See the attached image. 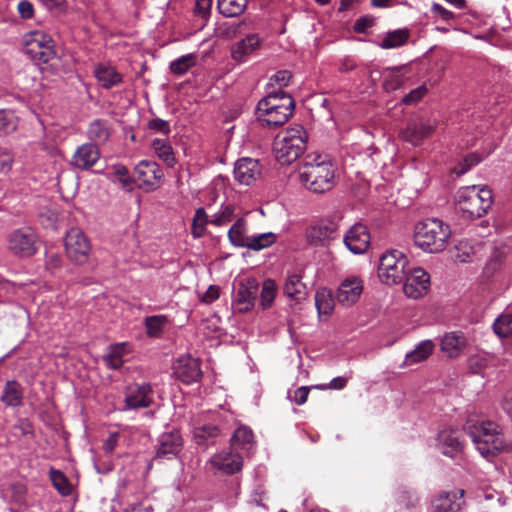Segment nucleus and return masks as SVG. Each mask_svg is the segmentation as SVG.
Masks as SVG:
<instances>
[{
  "label": "nucleus",
  "mask_w": 512,
  "mask_h": 512,
  "mask_svg": "<svg viewBox=\"0 0 512 512\" xmlns=\"http://www.w3.org/2000/svg\"><path fill=\"white\" fill-rule=\"evenodd\" d=\"M409 38L407 29H398L388 32L381 40L379 46L383 49H394L403 46Z\"/></svg>",
  "instance_id": "38"
},
{
  "label": "nucleus",
  "mask_w": 512,
  "mask_h": 512,
  "mask_svg": "<svg viewBox=\"0 0 512 512\" xmlns=\"http://www.w3.org/2000/svg\"><path fill=\"white\" fill-rule=\"evenodd\" d=\"M291 78L290 72L283 70L276 72L271 78L270 81L277 84L280 88L288 85L289 80Z\"/></svg>",
  "instance_id": "61"
},
{
  "label": "nucleus",
  "mask_w": 512,
  "mask_h": 512,
  "mask_svg": "<svg viewBox=\"0 0 512 512\" xmlns=\"http://www.w3.org/2000/svg\"><path fill=\"white\" fill-rule=\"evenodd\" d=\"M157 157L168 167L176 164V157L170 142L167 139L155 138L150 144Z\"/></svg>",
  "instance_id": "33"
},
{
  "label": "nucleus",
  "mask_w": 512,
  "mask_h": 512,
  "mask_svg": "<svg viewBox=\"0 0 512 512\" xmlns=\"http://www.w3.org/2000/svg\"><path fill=\"white\" fill-rule=\"evenodd\" d=\"M247 0H218L219 12L225 17L240 15L246 8Z\"/></svg>",
  "instance_id": "43"
},
{
  "label": "nucleus",
  "mask_w": 512,
  "mask_h": 512,
  "mask_svg": "<svg viewBox=\"0 0 512 512\" xmlns=\"http://www.w3.org/2000/svg\"><path fill=\"white\" fill-rule=\"evenodd\" d=\"M23 52L33 61L46 64L55 57L54 41L50 35L35 30L23 36Z\"/></svg>",
  "instance_id": "7"
},
{
  "label": "nucleus",
  "mask_w": 512,
  "mask_h": 512,
  "mask_svg": "<svg viewBox=\"0 0 512 512\" xmlns=\"http://www.w3.org/2000/svg\"><path fill=\"white\" fill-rule=\"evenodd\" d=\"M120 434L118 432L110 433L103 442V450L106 454H112L118 445Z\"/></svg>",
  "instance_id": "58"
},
{
  "label": "nucleus",
  "mask_w": 512,
  "mask_h": 512,
  "mask_svg": "<svg viewBox=\"0 0 512 512\" xmlns=\"http://www.w3.org/2000/svg\"><path fill=\"white\" fill-rule=\"evenodd\" d=\"M307 139V133L301 125L286 129L273 143L276 160L281 165H289L296 161L306 150Z\"/></svg>",
  "instance_id": "5"
},
{
  "label": "nucleus",
  "mask_w": 512,
  "mask_h": 512,
  "mask_svg": "<svg viewBox=\"0 0 512 512\" xmlns=\"http://www.w3.org/2000/svg\"><path fill=\"white\" fill-rule=\"evenodd\" d=\"M230 243L235 247L245 248L249 236L247 235V223L245 219L239 218L228 231Z\"/></svg>",
  "instance_id": "34"
},
{
  "label": "nucleus",
  "mask_w": 512,
  "mask_h": 512,
  "mask_svg": "<svg viewBox=\"0 0 512 512\" xmlns=\"http://www.w3.org/2000/svg\"><path fill=\"white\" fill-rule=\"evenodd\" d=\"M210 463L215 469L222 473L232 475L241 470L243 460L238 452L224 450L211 457Z\"/></svg>",
  "instance_id": "22"
},
{
  "label": "nucleus",
  "mask_w": 512,
  "mask_h": 512,
  "mask_svg": "<svg viewBox=\"0 0 512 512\" xmlns=\"http://www.w3.org/2000/svg\"><path fill=\"white\" fill-rule=\"evenodd\" d=\"M93 73L100 86L104 89H111L123 81L122 75L111 64H97Z\"/></svg>",
  "instance_id": "27"
},
{
  "label": "nucleus",
  "mask_w": 512,
  "mask_h": 512,
  "mask_svg": "<svg viewBox=\"0 0 512 512\" xmlns=\"http://www.w3.org/2000/svg\"><path fill=\"white\" fill-rule=\"evenodd\" d=\"M19 119L11 109H0V136L13 133L18 127Z\"/></svg>",
  "instance_id": "42"
},
{
  "label": "nucleus",
  "mask_w": 512,
  "mask_h": 512,
  "mask_svg": "<svg viewBox=\"0 0 512 512\" xmlns=\"http://www.w3.org/2000/svg\"><path fill=\"white\" fill-rule=\"evenodd\" d=\"M23 390L17 381H7L1 400L7 406L17 407L22 404Z\"/></svg>",
  "instance_id": "35"
},
{
  "label": "nucleus",
  "mask_w": 512,
  "mask_h": 512,
  "mask_svg": "<svg viewBox=\"0 0 512 512\" xmlns=\"http://www.w3.org/2000/svg\"><path fill=\"white\" fill-rule=\"evenodd\" d=\"M294 110L292 97L283 91L273 92L261 99L257 105V117L269 127L285 124Z\"/></svg>",
  "instance_id": "3"
},
{
  "label": "nucleus",
  "mask_w": 512,
  "mask_h": 512,
  "mask_svg": "<svg viewBox=\"0 0 512 512\" xmlns=\"http://www.w3.org/2000/svg\"><path fill=\"white\" fill-rule=\"evenodd\" d=\"M450 237L449 225L438 218L425 219L415 227V245L428 253H439L445 250Z\"/></svg>",
  "instance_id": "2"
},
{
  "label": "nucleus",
  "mask_w": 512,
  "mask_h": 512,
  "mask_svg": "<svg viewBox=\"0 0 512 512\" xmlns=\"http://www.w3.org/2000/svg\"><path fill=\"white\" fill-rule=\"evenodd\" d=\"M455 258L457 261L465 263L470 261L474 254L473 247L467 241H460L456 247Z\"/></svg>",
  "instance_id": "52"
},
{
  "label": "nucleus",
  "mask_w": 512,
  "mask_h": 512,
  "mask_svg": "<svg viewBox=\"0 0 512 512\" xmlns=\"http://www.w3.org/2000/svg\"><path fill=\"white\" fill-rule=\"evenodd\" d=\"M408 268V260L402 252L388 251L380 258L378 276L381 282L387 285H396L403 281Z\"/></svg>",
  "instance_id": "8"
},
{
  "label": "nucleus",
  "mask_w": 512,
  "mask_h": 512,
  "mask_svg": "<svg viewBox=\"0 0 512 512\" xmlns=\"http://www.w3.org/2000/svg\"><path fill=\"white\" fill-rule=\"evenodd\" d=\"M464 490L442 491L432 500L433 512H457L464 503Z\"/></svg>",
  "instance_id": "21"
},
{
  "label": "nucleus",
  "mask_w": 512,
  "mask_h": 512,
  "mask_svg": "<svg viewBox=\"0 0 512 512\" xmlns=\"http://www.w3.org/2000/svg\"><path fill=\"white\" fill-rule=\"evenodd\" d=\"M62 264V258L57 253H50L47 255L46 267L50 270L59 268Z\"/></svg>",
  "instance_id": "64"
},
{
  "label": "nucleus",
  "mask_w": 512,
  "mask_h": 512,
  "mask_svg": "<svg viewBox=\"0 0 512 512\" xmlns=\"http://www.w3.org/2000/svg\"><path fill=\"white\" fill-rule=\"evenodd\" d=\"M36 236L29 229L13 232L9 238V249L21 256H31L35 253Z\"/></svg>",
  "instance_id": "19"
},
{
  "label": "nucleus",
  "mask_w": 512,
  "mask_h": 512,
  "mask_svg": "<svg viewBox=\"0 0 512 512\" xmlns=\"http://www.w3.org/2000/svg\"><path fill=\"white\" fill-rule=\"evenodd\" d=\"M362 292V280L354 276L348 277L338 287L337 300L343 306H351L358 301Z\"/></svg>",
  "instance_id": "23"
},
{
  "label": "nucleus",
  "mask_w": 512,
  "mask_h": 512,
  "mask_svg": "<svg viewBox=\"0 0 512 512\" xmlns=\"http://www.w3.org/2000/svg\"><path fill=\"white\" fill-rule=\"evenodd\" d=\"M13 155L10 149L6 147H0V172L8 173L12 169Z\"/></svg>",
  "instance_id": "53"
},
{
  "label": "nucleus",
  "mask_w": 512,
  "mask_h": 512,
  "mask_svg": "<svg viewBox=\"0 0 512 512\" xmlns=\"http://www.w3.org/2000/svg\"><path fill=\"white\" fill-rule=\"evenodd\" d=\"M338 235V225L335 222H321L310 227L306 232L308 242L315 246L327 245Z\"/></svg>",
  "instance_id": "20"
},
{
  "label": "nucleus",
  "mask_w": 512,
  "mask_h": 512,
  "mask_svg": "<svg viewBox=\"0 0 512 512\" xmlns=\"http://www.w3.org/2000/svg\"><path fill=\"white\" fill-rule=\"evenodd\" d=\"M100 158V151L96 144L85 143L79 146L71 159V165L80 170L93 167Z\"/></svg>",
  "instance_id": "25"
},
{
  "label": "nucleus",
  "mask_w": 512,
  "mask_h": 512,
  "mask_svg": "<svg viewBox=\"0 0 512 512\" xmlns=\"http://www.w3.org/2000/svg\"><path fill=\"white\" fill-rule=\"evenodd\" d=\"M491 356L485 352L470 355L467 359L468 369L473 374H482L491 363Z\"/></svg>",
  "instance_id": "44"
},
{
  "label": "nucleus",
  "mask_w": 512,
  "mask_h": 512,
  "mask_svg": "<svg viewBox=\"0 0 512 512\" xmlns=\"http://www.w3.org/2000/svg\"><path fill=\"white\" fill-rule=\"evenodd\" d=\"M298 179L310 192L322 194L335 186L336 168L328 156L311 154L300 164Z\"/></svg>",
  "instance_id": "1"
},
{
  "label": "nucleus",
  "mask_w": 512,
  "mask_h": 512,
  "mask_svg": "<svg viewBox=\"0 0 512 512\" xmlns=\"http://www.w3.org/2000/svg\"><path fill=\"white\" fill-rule=\"evenodd\" d=\"M261 46L262 39L258 34H248L231 46V58L238 63H245L261 48Z\"/></svg>",
  "instance_id": "15"
},
{
  "label": "nucleus",
  "mask_w": 512,
  "mask_h": 512,
  "mask_svg": "<svg viewBox=\"0 0 512 512\" xmlns=\"http://www.w3.org/2000/svg\"><path fill=\"white\" fill-rule=\"evenodd\" d=\"M276 241V235L272 232L256 234L249 236L248 242L245 248L254 251H260L267 247H270Z\"/></svg>",
  "instance_id": "47"
},
{
  "label": "nucleus",
  "mask_w": 512,
  "mask_h": 512,
  "mask_svg": "<svg viewBox=\"0 0 512 512\" xmlns=\"http://www.w3.org/2000/svg\"><path fill=\"white\" fill-rule=\"evenodd\" d=\"M253 432L249 427L240 426L231 438V450L250 451L254 446Z\"/></svg>",
  "instance_id": "32"
},
{
  "label": "nucleus",
  "mask_w": 512,
  "mask_h": 512,
  "mask_svg": "<svg viewBox=\"0 0 512 512\" xmlns=\"http://www.w3.org/2000/svg\"><path fill=\"white\" fill-rule=\"evenodd\" d=\"M467 344V337L462 331L445 333L440 339V349L449 358L459 357Z\"/></svg>",
  "instance_id": "26"
},
{
  "label": "nucleus",
  "mask_w": 512,
  "mask_h": 512,
  "mask_svg": "<svg viewBox=\"0 0 512 512\" xmlns=\"http://www.w3.org/2000/svg\"><path fill=\"white\" fill-rule=\"evenodd\" d=\"M89 139L94 141V144L105 143L110 137L109 127L106 121L97 119L91 122L87 131Z\"/></svg>",
  "instance_id": "37"
},
{
  "label": "nucleus",
  "mask_w": 512,
  "mask_h": 512,
  "mask_svg": "<svg viewBox=\"0 0 512 512\" xmlns=\"http://www.w3.org/2000/svg\"><path fill=\"white\" fill-rule=\"evenodd\" d=\"M195 65V56L187 54L170 63V70L176 75L185 74L192 66Z\"/></svg>",
  "instance_id": "49"
},
{
  "label": "nucleus",
  "mask_w": 512,
  "mask_h": 512,
  "mask_svg": "<svg viewBox=\"0 0 512 512\" xmlns=\"http://www.w3.org/2000/svg\"><path fill=\"white\" fill-rule=\"evenodd\" d=\"M173 370L175 376L186 384L197 382L202 376L198 359L191 356L178 358L174 363Z\"/></svg>",
  "instance_id": "18"
},
{
  "label": "nucleus",
  "mask_w": 512,
  "mask_h": 512,
  "mask_svg": "<svg viewBox=\"0 0 512 512\" xmlns=\"http://www.w3.org/2000/svg\"><path fill=\"white\" fill-rule=\"evenodd\" d=\"M17 11L22 19H31L34 16V6L28 0H21L17 5Z\"/></svg>",
  "instance_id": "56"
},
{
  "label": "nucleus",
  "mask_w": 512,
  "mask_h": 512,
  "mask_svg": "<svg viewBox=\"0 0 512 512\" xmlns=\"http://www.w3.org/2000/svg\"><path fill=\"white\" fill-rule=\"evenodd\" d=\"M115 175L118 180L123 184V186H128L131 184V179L129 177L128 169L123 165H117L114 167Z\"/></svg>",
  "instance_id": "62"
},
{
  "label": "nucleus",
  "mask_w": 512,
  "mask_h": 512,
  "mask_svg": "<svg viewBox=\"0 0 512 512\" xmlns=\"http://www.w3.org/2000/svg\"><path fill=\"white\" fill-rule=\"evenodd\" d=\"M235 207L232 204H222L220 209L210 217V224L221 227L234 218Z\"/></svg>",
  "instance_id": "48"
},
{
  "label": "nucleus",
  "mask_w": 512,
  "mask_h": 512,
  "mask_svg": "<svg viewBox=\"0 0 512 512\" xmlns=\"http://www.w3.org/2000/svg\"><path fill=\"white\" fill-rule=\"evenodd\" d=\"M502 410L512 419V389L503 392L500 401Z\"/></svg>",
  "instance_id": "59"
},
{
  "label": "nucleus",
  "mask_w": 512,
  "mask_h": 512,
  "mask_svg": "<svg viewBox=\"0 0 512 512\" xmlns=\"http://www.w3.org/2000/svg\"><path fill=\"white\" fill-rule=\"evenodd\" d=\"M50 478L53 486L60 494L67 496L71 493V485L69 484L66 476L61 471L51 469Z\"/></svg>",
  "instance_id": "50"
},
{
  "label": "nucleus",
  "mask_w": 512,
  "mask_h": 512,
  "mask_svg": "<svg viewBox=\"0 0 512 512\" xmlns=\"http://www.w3.org/2000/svg\"><path fill=\"white\" fill-rule=\"evenodd\" d=\"M431 12L445 22H448L455 18V14L452 11H449L448 9H446L445 7L438 3L432 4Z\"/></svg>",
  "instance_id": "55"
},
{
  "label": "nucleus",
  "mask_w": 512,
  "mask_h": 512,
  "mask_svg": "<svg viewBox=\"0 0 512 512\" xmlns=\"http://www.w3.org/2000/svg\"><path fill=\"white\" fill-rule=\"evenodd\" d=\"M436 128V122L430 119H420L411 121L407 127L400 132V137L411 143L412 145H419L424 138L433 133Z\"/></svg>",
  "instance_id": "17"
},
{
  "label": "nucleus",
  "mask_w": 512,
  "mask_h": 512,
  "mask_svg": "<svg viewBox=\"0 0 512 512\" xmlns=\"http://www.w3.org/2000/svg\"><path fill=\"white\" fill-rule=\"evenodd\" d=\"M148 128L164 135H168L171 131L169 122L160 118L151 119L148 122Z\"/></svg>",
  "instance_id": "54"
},
{
  "label": "nucleus",
  "mask_w": 512,
  "mask_h": 512,
  "mask_svg": "<svg viewBox=\"0 0 512 512\" xmlns=\"http://www.w3.org/2000/svg\"><path fill=\"white\" fill-rule=\"evenodd\" d=\"M259 284L255 278L239 280L233 295L232 305L238 313L250 312L256 303Z\"/></svg>",
  "instance_id": "10"
},
{
  "label": "nucleus",
  "mask_w": 512,
  "mask_h": 512,
  "mask_svg": "<svg viewBox=\"0 0 512 512\" xmlns=\"http://www.w3.org/2000/svg\"><path fill=\"white\" fill-rule=\"evenodd\" d=\"M152 388L149 383H133L125 390V410L147 408L152 403Z\"/></svg>",
  "instance_id": "14"
},
{
  "label": "nucleus",
  "mask_w": 512,
  "mask_h": 512,
  "mask_svg": "<svg viewBox=\"0 0 512 512\" xmlns=\"http://www.w3.org/2000/svg\"><path fill=\"white\" fill-rule=\"evenodd\" d=\"M65 251L75 264H85L90 255L91 245L85 233L79 228H71L65 237Z\"/></svg>",
  "instance_id": "9"
},
{
  "label": "nucleus",
  "mask_w": 512,
  "mask_h": 512,
  "mask_svg": "<svg viewBox=\"0 0 512 512\" xmlns=\"http://www.w3.org/2000/svg\"><path fill=\"white\" fill-rule=\"evenodd\" d=\"M493 330L501 338L512 336V309H506L495 319Z\"/></svg>",
  "instance_id": "39"
},
{
  "label": "nucleus",
  "mask_w": 512,
  "mask_h": 512,
  "mask_svg": "<svg viewBox=\"0 0 512 512\" xmlns=\"http://www.w3.org/2000/svg\"><path fill=\"white\" fill-rule=\"evenodd\" d=\"M308 395L309 388L302 386L295 390L293 400L297 405H303L307 401Z\"/></svg>",
  "instance_id": "63"
},
{
  "label": "nucleus",
  "mask_w": 512,
  "mask_h": 512,
  "mask_svg": "<svg viewBox=\"0 0 512 512\" xmlns=\"http://www.w3.org/2000/svg\"><path fill=\"white\" fill-rule=\"evenodd\" d=\"M466 429L476 449L484 458H493L506 449L504 436L498 424L481 421L473 425L468 424Z\"/></svg>",
  "instance_id": "4"
},
{
  "label": "nucleus",
  "mask_w": 512,
  "mask_h": 512,
  "mask_svg": "<svg viewBox=\"0 0 512 512\" xmlns=\"http://www.w3.org/2000/svg\"><path fill=\"white\" fill-rule=\"evenodd\" d=\"M220 296V289L218 286L211 285L203 294L201 301L206 304H211L216 301Z\"/></svg>",
  "instance_id": "60"
},
{
  "label": "nucleus",
  "mask_w": 512,
  "mask_h": 512,
  "mask_svg": "<svg viewBox=\"0 0 512 512\" xmlns=\"http://www.w3.org/2000/svg\"><path fill=\"white\" fill-rule=\"evenodd\" d=\"M168 324L169 319L166 315H153L144 319L146 334L151 338L160 337Z\"/></svg>",
  "instance_id": "36"
},
{
  "label": "nucleus",
  "mask_w": 512,
  "mask_h": 512,
  "mask_svg": "<svg viewBox=\"0 0 512 512\" xmlns=\"http://www.w3.org/2000/svg\"><path fill=\"white\" fill-rule=\"evenodd\" d=\"M277 295V285L274 280L266 279L262 283V288L260 291V301L259 306L262 310L269 309Z\"/></svg>",
  "instance_id": "41"
},
{
  "label": "nucleus",
  "mask_w": 512,
  "mask_h": 512,
  "mask_svg": "<svg viewBox=\"0 0 512 512\" xmlns=\"http://www.w3.org/2000/svg\"><path fill=\"white\" fill-rule=\"evenodd\" d=\"M128 353L127 343H117L109 346L108 352L103 356V361L109 369L117 370L124 364V358Z\"/></svg>",
  "instance_id": "30"
},
{
  "label": "nucleus",
  "mask_w": 512,
  "mask_h": 512,
  "mask_svg": "<svg viewBox=\"0 0 512 512\" xmlns=\"http://www.w3.org/2000/svg\"><path fill=\"white\" fill-rule=\"evenodd\" d=\"M403 281V292L411 299L423 297L430 287V275L421 267H409Z\"/></svg>",
  "instance_id": "11"
},
{
  "label": "nucleus",
  "mask_w": 512,
  "mask_h": 512,
  "mask_svg": "<svg viewBox=\"0 0 512 512\" xmlns=\"http://www.w3.org/2000/svg\"><path fill=\"white\" fill-rule=\"evenodd\" d=\"M427 92L425 86H420L414 90H412L409 94H407L402 102L406 105H411L419 101Z\"/></svg>",
  "instance_id": "57"
},
{
  "label": "nucleus",
  "mask_w": 512,
  "mask_h": 512,
  "mask_svg": "<svg viewBox=\"0 0 512 512\" xmlns=\"http://www.w3.org/2000/svg\"><path fill=\"white\" fill-rule=\"evenodd\" d=\"M207 224H210V218L208 217L205 209L202 207L196 209L191 224L192 236L194 238H200L204 236Z\"/></svg>",
  "instance_id": "46"
},
{
  "label": "nucleus",
  "mask_w": 512,
  "mask_h": 512,
  "mask_svg": "<svg viewBox=\"0 0 512 512\" xmlns=\"http://www.w3.org/2000/svg\"><path fill=\"white\" fill-rule=\"evenodd\" d=\"M455 201L469 218H480L490 209L493 195L491 189L486 186H465L458 189Z\"/></svg>",
  "instance_id": "6"
},
{
  "label": "nucleus",
  "mask_w": 512,
  "mask_h": 512,
  "mask_svg": "<svg viewBox=\"0 0 512 512\" xmlns=\"http://www.w3.org/2000/svg\"><path fill=\"white\" fill-rule=\"evenodd\" d=\"M182 447V438L178 431L162 433L158 440V455H176Z\"/></svg>",
  "instance_id": "29"
},
{
  "label": "nucleus",
  "mask_w": 512,
  "mask_h": 512,
  "mask_svg": "<svg viewBox=\"0 0 512 512\" xmlns=\"http://www.w3.org/2000/svg\"><path fill=\"white\" fill-rule=\"evenodd\" d=\"M315 305L320 315H329L334 309V299L327 289H319L315 294Z\"/></svg>",
  "instance_id": "45"
},
{
  "label": "nucleus",
  "mask_w": 512,
  "mask_h": 512,
  "mask_svg": "<svg viewBox=\"0 0 512 512\" xmlns=\"http://www.w3.org/2000/svg\"><path fill=\"white\" fill-rule=\"evenodd\" d=\"M219 428L215 425L208 424L195 427L193 430V437L197 444L207 445L219 435Z\"/></svg>",
  "instance_id": "40"
},
{
  "label": "nucleus",
  "mask_w": 512,
  "mask_h": 512,
  "mask_svg": "<svg viewBox=\"0 0 512 512\" xmlns=\"http://www.w3.org/2000/svg\"><path fill=\"white\" fill-rule=\"evenodd\" d=\"M462 433L457 428L445 427L436 438V448L445 456L457 458L463 450Z\"/></svg>",
  "instance_id": "13"
},
{
  "label": "nucleus",
  "mask_w": 512,
  "mask_h": 512,
  "mask_svg": "<svg viewBox=\"0 0 512 512\" xmlns=\"http://www.w3.org/2000/svg\"><path fill=\"white\" fill-rule=\"evenodd\" d=\"M140 187L154 191L160 187L164 174L160 166L152 160H141L134 168Z\"/></svg>",
  "instance_id": "12"
},
{
  "label": "nucleus",
  "mask_w": 512,
  "mask_h": 512,
  "mask_svg": "<svg viewBox=\"0 0 512 512\" xmlns=\"http://www.w3.org/2000/svg\"><path fill=\"white\" fill-rule=\"evenodd\" d=\"M344 244L353 254H363L370 245V233L362 223H355L344 235Z\"/></svg>",
  "instance_id": "16"
},
{
  "label": "nucleus",
  "mask_w": 512,
  "mask_h": 512,
  "mask_svg": "<svg viewBox=\"0 0 512 512\" xmlns=\"http://www.w3.org/2000/svg\"><path fill=\"white\" fill-rule=\"evenodd\" d=\"M303 275L301 272H292L287 275L284 283V294L293 300H304L307 295V287L302 281Z\"/></svg>",
  "instance_id": "28"
},
{
  "label": "nucleus",
  "mask_w": 512,
  "mask_h": 512,
  "mask_svg": "<svg viewBox=\"0 0 512 512\" xmlns=\"http://www.w3.org/2000/svg\"><path fill=\"white\" fill-rule=\"evenodd\" d=\"M261 175V167L257 160L252 158L239 159L234 168L235 179L243 185H252Z\"/></svg>",
  "instance_id": "24"
},
{
  "label": "nucleus",
  "mask_w": 512,
  "mask_h": 512,
  "mask_svg": "<svg viewBox=\"0 0 512 512\" xmlns=\"http://www.w3.org/2000/svg\"><path fill=\"white\" fill-rule=\"evenodd\" d=\"M435 344L432 340H423L405 356L403 365L410 366L426 360L433 353Z\"/></svg>",
  "instance_id": "31"
},
{
  "label": "nucleus",
  "mask_w": 512,
  "mask_h": 512,
  "mask_svg": "<svg viewBox=\"0 0 512 512\" xmlns=\"http://www.w3.org/2000/svg\"><path fill=\"white\" fill-rule=\"evenodd\" d=\"M396 501L400 506L411 508L418 504L419 496L414 490L402 489L397 492Z\"/></svg>",
  "instance_id": "51"
}]
</instances>
